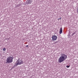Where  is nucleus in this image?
Listing matches in <instances>:
<instances>
[{"label":"nucleus","instance_id":"f257e3e1","mask_svg":"<svg viewBox=\"0 0 78 78\" xmlns=\"http://www.w3.org/2000/svg\"><path fill=\"white\" fill-rule=\"evenodd\" d=\"M67 58V55H66L65 54H62L58 59L59 62L61 63L62 62H63V61H65Z\"/></svg>","mask_w":78,"mask_h":78},{"label":"nucleus","instance_id":"f03ea898","mask_svg":"<svg viewBox=\"0 0 78 78\" xmlns=\"http://www.w3.org/2000/svg\"><path fill=\"white\" fill-rule=\"evenodd\" d=\"M13 59H14L13 57H8L6 59V63H11L12 62Z\"/></svg>","mask_w":78,"mask_h":78},{"label":"nucleus","instance_id":"7ed1b4c3","mask_svg":"<svg viewBox=\"0 0 78 78\" xmlns=\"http://www.w3.org/2000/svg\"><path fill=\"white\" fill-rule=\"evenodd\" d=\"M22 64H23V61L20 59H18L17 61L16 64V66H17L18 65H20Z\"/></svg>","mask_w":78,"mask_h":78},{"label":"nucleus","instance_id":"20e7f679","mask_svg":"<svg viewBox=\"0 0 78 78\" xmlns=\"http://www.w3.org/2000/svg\"><path fill=\"white\" fill-rule=\"evenodd\" d=\"M57 37L56 35H53L52 36V38L53 41H56L57 39Z\"/></svg>","mask_w":78,"mask_h":78},{"label":"nucleus","instance_id":"39448f33","mask_svg":"<svg viewBox=\"0 0 78 78\" xmlns=\"http://www.w3.org/2000/svg\"><path fill=\"white\" fill-rule=\"evenodd\" d=\"M31 2H32V1H31V0H28L26 2V3L27 4H31Z\"/></svg>","mask_w":78,"mask_h":78},{"label":"nucleus","instance_id":"423d86ee","mask_svg":"<svg viewBox=\"0 0 78 78\" xmlns=\"http://www.w3.org/2000/svg\"><path fill=\"white\" fill-rule=\"evenodd\" d=\"M62 29L61 28L60 29L59 33L60 34H62Z\"/></svg>","mask_w":78,"mask_h":78},{"label":"nucleus","instance_id":"0eeeda50","mask_svg":"<svg viewBox=\"0 0 78 78\" xmlns=\"http://www.w3.org/2000/svg\"><path fill=\"white\" fill-rule=\"evenodd\" d=\"M3 51H6V48H4L3 49Z\"/></svg>","mask_w":78,"mask_h":78},{"label":"nucleus","instance_id":"6e6552de","mask_svg":"<svg viewBox=\"0 0 78 78\" xmlns=\"http://www.w3.org/2000/svg\"><path fill=\"white\" fill-rule=\"evenodd\" d=\"M66 67L67 68H69V67H70V65H69V66H66Z\"/></svg>","mask_w":78,"mask_h":78},{"label":"nucleus","instance_id":"1a4fd4ad","mask_svg":"<svg viewBox=\"0 0 78 78\" xmlns=\"http://www.w3.org/2000/svg\"><path fill=\"white\" fill-rule=\"evenodd\" d=\"M26 47H28V45H27L26 46Z\"/></svg>","mask_w":78,"mask_h":78},{"label":"nucleus","instance_id":"9d476101","mask_svg":"<svg viewBox=\"0 0 78 78\" xmlns=\"http://www.w3.org/2000/svg\"><path fill=\"white\" fill-rule=\"evenodd\" d=\"M59 19H61V18H60L58 19V20H59Z\"/></svg>","mask_w":78,"mask_h":78},{"label":"nucleus","instance_id":"9b49d317","mask_svg":"<svg viewBox=\"0 0 78 78\" xmlns=\"http://www.w3.org/2000/svg\"><path fill=\"white\" fill-rule=\"evenodd\" d=\"M72 34H73H73H74V33H73Z\"/></svg>","mask_w":78,"mask_h":78}]
</instances>
